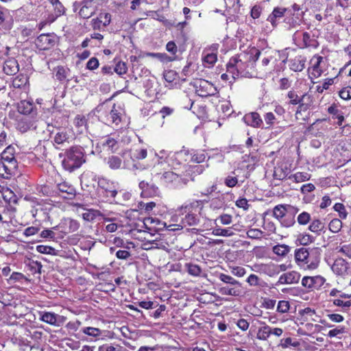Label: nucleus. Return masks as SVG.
Listing matches in <instances>:
<instances>
[{
  "label": "nucleus",
  "instance_id": "nucleus-1",
  "mask_svg": "<svg viewBox=\"0 0 351 351\" xmlns=\"http://www.w3.org/2000/svg\"><path fill=\"white\" fill-rule=\"evenodd\" d=\"M261 51L254 47L247 52H243L237 56L232 57L227 64V72L232 74V77L235 79V71L237 75L240 73L243 76L252 75V71L255 62L258 60Z\"/></svg>",
  "mask_w": 351,
  "mask_h": 351
},
{
  "label": "nucleus",
  "instance_id": "nucleus-2",
  "mask_svg": "<svg viewBox=\"0 0 351 351\" xmlns=\"http://www.w3.org/2000/svg\"><path fill=\"white\" fill-rule=\"evenodd\" d=\"M320 249L318 247H301L294 252V258L297 265L308 270H313L318 267L320 262Z\"/></svg>",
  "mask_w": 351,
  "mask_h": 351
},
{
  "label": "nucleus",
  "instance_id": "nucleus-3",
  "mask_svg": "<svg viewBox=\"0 0 351 351\" xmlns=\"http://www.w3.org/2000/svg\"><path fill=\"white\" fill-rule=\"evenodd\" d=\"M86 162L82 147H73L65 152L62 162L64 169L70 172L80 168Z\"/></svg>",
  "mask_w": 351,
  "mask_h": 351
},
{
  "label": "nucleus",
  "instance_id": "nucleus-4",
  "mask_svg": "<svg viewBox=\"0 0 351 351\" xmlns=\"http://www.w3.org/2000/svg\"><path fill=\"white\" fill-rule=\"evenodd\" d=\"M97 110L99 113V120L107 125H117L121 121L122 109L120 107L113 105L110 110H107L105 104H103L97 108Z\"/></svg>",
  "mask_w": 351,
  "mask_h": 351
},
{
  "label": "nucleus",
  "instance_id": "nucleus-5",
  "mask_svg": "<svg viewBox=\"0 0 351 351\" xmlns=\"http://www.w3.org/2000/svg\"><path fill=\"white\" fill-rule=\"evenodd\" d=\"M97 193L106 202H112L118 194L117 184L104 178H99Z\"/></svg>",
  "mask_w": 351,
  "mask_h": 351
},
{
  "label": "nucleus",
  "instance_id": "nucleus-6",
  "mask_svg": "<svg viewBox=\"0 0 351 351\" xmlns=\"http://www.w3.org/2000/svg\"><path fill=\"white\" fill-rule=\"evenodd\" d=\"M199 206V202L195 201L189 204L182 205L179 209L178 212L180 215L185 214L184 217L182 218V227L183 226H193L198 224L199 219L197 214L193 213Z\"/></svg>",
  "mask_w": 351,
  "mask_h": 351
},
{
  "label": "nucleus",
  "instance_id": "nucleus-7",
  "mask_svg": "<svg viewBox=\"0 0 351 351\" xmlns=\"http://www.w3.org/2000/svg\"><path fill=\"white\" fill-rule=\"evenodd\" d=\"M17 110L19 113L36 119L38 114L37 109L32 101L22 100L17 104Z\"/></svg>",
  "mask_w": 351,
  "mask_h": 351
},
{
  "label": "nucleus",
  "instance_id": "nucleus-8",
  "mask_svg": "<svg viewBox=\"0 0 351 351\" xmlns=\"http://www.w3.org/2000/svg\"><path fill=\"white\" fill-rule=\"evenodd\" d=\"M300 34H302V42L298 44V46L300 48H317L319 46L318 41L316 39L311 38L310 34L306 32L302 33H300L298 31L295 32L293 36V39L295 41L300 37Z\"/></svg>",
  "mask_w": 351,
  "mask_h": 351
},
{
  "label": "nucleus",
  "instance_id": "nucleus-9",
  "mask_svg": "<svg viewBox=\"0 0 351 351\" xmlns=\"http://www.w3.org/2000/svg\"><path fill=\"white\" fill-rule=\"evenodd\" d=\"M17 167V162H5L0 160V176L4 179H10L15 174Z\"/></svg>",
  "mask_w": 351,
  "mask_h": 351
},
{
  "label": "nucleus",
  "instance_id": "nucleus-10",
  "mask_svg": "<svg viewBox=\"0 0 351 351\" xmlns=\"http://www.w3.org/2000/svg\"><path fill=\"white\" fill-rule=\"evenodd\" d=\"M322 62L323 57L318 55L313 56L311 59L310 64L311 66L308 69V73L312 80L313 77L317 78L322 75V66L321 64Z\"/></svg>",
  "mask_w": 351,
  "mask_h": 351
},
{
  "label": "nucleus",
  "instance_id": "nucleus-11",
  "mask_svg": "<svg viewBox=\"0 0 351 351\" xmlns=\"http://www.w3.org/2000/svg\"><path fill=\"white\" fill-rule=\"evenodd\" d=\"M299 209L291 205L279 204L273 209V215L279 221L285 217L287 212L298 213Z\"/></svg>",
  "mask_w": 351,
  "mask_h": 351
},
{
  "label": "nucleus",
  "instance_id": "nucleus-12",
  "mask_svg": "<svg viewBox=\"0 0 351 351\" xmlns=\"http://www.w3.org/2000/svg\"><path fill=\"white\" fill-rule=\"evenodd\" d=\"M349 268L348 263L341 258H337L332 266V271L341 276H345L348 274Z\"/></svg>",
  "mask_w": 351,
  "mask_h": 351
},
{
  "label": "nucleus",
  "instance_id": "nucleus-13",
  "mask_svg": "<svg viewBox=\"0 0 351 351\" xmlns=\"http://www.w3.org/2000/svg\"><path fill=\"white\" fill-rule=\"evenodd\" d=\"M290 12L287 8L282 7L275 8L272 12L268 16L267 21L275 27L278 23V21L285 16L286 12Z\"/></svg>",
  "mask_w": 351,
  "mask_h": 351
},
{
  "label": "nucleus",
  "instance_id": "nucleus-14",
  "mask_svg": "<svg viewBox=\"0 0 351 351\" xmlns=\"http://www.w3.org/2000/svg\"><path fill=\"white\" fill-rule=\"evenodd\" d=\"M244 122L247 125L253 128H262L263 120L261 118L260 114L258 112H252L246 114L243 118Z\"/></svg>",
  "mask_w": 351,
  "mask_h": 351
},
{
  "label": "nucleus",
  "instance_id": "nucleus-15",
  "mask_svg": "<svg viewBox=\"0 0 351 351\" xmlns=\"http://www.w3.org/2000/svg\"><path fill=\"white\" fill-rule=\"evenodd\" d=\"M300 275L295 271H289L282 274L277 282L278 285L295 284L298 282Z\"/></svg>",
  "mask_w": 351,
  "mask_h": 351
},
{
  "label": "nucleus",
  "instance_id": "nucleus-16",
  "mask_svg": "<svg viewBox=\"0 0 351 351\" xmlns=\"http://www.w3.org/2000/svg\"><path fill=\"white\" fill-rule=\"evenodd\" d=\"M139 188L141 189V195L143 197H152L158 194V188L152 183L142 181L139 183Z\"/></svg>",
  "mask_w": 351,
  "mask_h": 351
},
{
  "label": "nucleus",
  "instance_id": "nucleus-17",
  "mask_svg": "<svg viewBox=\"0 0 351 351\" xmlns=\"http://www.w3.org/2000/svg\"><path fill=\"white\" fill-rule=\"evenodd\" d=\"M37 45L43 49H47L55 44V38L49 34H42L36 39Z\"/></svg>",
  "mask_w": 351,
  "mask_h": 351
},
{
  "label": "nucleus",
  "instance_id": "nucleus-18",
  "mask_svg": "<svg viewBox=\"0 0 351 351\" xmlns=\"http://www.w3.org/2000/svg\"><path fill=\"white\" fill-rule=\"evenodd\" d=\"M3 72L10 75H15L19 71V65L15 58H10L4 62Z\"/></svg>",
  "mask_w": 351,
  "mask_h": 351
},
{
  "label": "nucleus",
  "instance_id": "nucleus-19",
  "mask_svg": "<svg viewBox=\"0 0 351 351\" xmlns=\"http://www.w3.org/2000/svg\"><path fill=\"white\" fill-rule=\"evenodd\" d=\"M306 59L302 56H297L289 60L290 69L295 72L302 71L305 67Z\"/></svg>",
  "mask_w": 351,
  "mask_h": 351
},
{
  "label": "nucleus",
  "instance_id": "nucleus-20",
  "mask_svg": "<svg viewBox=\"0 0 351 351\" xmlns=\"http://www.w3.org/2000/svg\"><path fill=\"white\" fill-rule=\"evenodd\" d=\"M58 131L56 133L53 141L55 143L60 145L63 144L66 142L69 143L70 138L71 137L70 135V132L69 130L66 129H57Z\"/></svg>",
  "mask_w": 351,
  "mask_h": 351
},
{
  "label": "nucleus",
  "instance_id": "nucleus-21",
  "mask_svg": "<svg viewBox=\"0 0 351 351\" xmlns=\"http://www.w3.org/2000/svg\"><path fill=\"white\" fill-rule=\"evenodd\" d=\"M93 0H83L82 5L80 10L79 14L83 19H88L94 14V10L91 8L90 3Z\"/></svg>",
  "mask_w": 351,
  "mask_h": 351
},
{
  "label": "nucleus",
  "instance_id": "nucleus-22",
  "mask_svg": "<svg viewBox=\"0 0 351 351\" xmlns=\"http://www.w3.org/2000/svg\"><path fill=\"white\" fill-rule=\"evenodd\" d=\"M35 119L29 117H22L18 120L16 128L21 132H25L34 125Z\"/></svg>",
  "mask_w": 351,
  "mask_h": 351
},
{
  "label": "nucleus",
  "instance_id": "nucleus-23",
  "mask_svg": "<svg viewBox=\"0 0 351 351\" xmlns=\"http://www.w3.org/2000/svg\"><path fill=\"white\" fill-rule=\"evenodd\" d=\"M16 149L12 145H8L1 154V160L5 162H17L15 158Z\"/></svg>",
  "mask_w": 351,
  "mask_h": 351
},
{
  "label": "nucleus",
  "instance_id": "nucleus-24",
  "mask_svg": "<svg viewBox=\"0 0 351 351\" xmlns=\"http://www.w3.org/2000/svg\"><path fill=\"white\" fill-rule=\"evenodd\" d=\"M219 293L223 295L238 296L240 294L239 289L237 288V286L219 285Z\"/></svg>",
  "mask_w": 351,
  "mask_h": 351
},
{
  "label": "nucleus",
  "instance_id": "nucleus-25",
  "mask_svg": "<svg viewBox=\"0 0 351 351\" xmlns=\"http://www.w3.org/2000/svg\"><path fill=\"white\" fill-rule=\"evenodd\" d=\"M140 93H138V97L145 102L154 101L157 93L156 89H140Z\"/></svg>",
  "mask_w": 351,
  "mask_h": 351
},
{
  "label": "nucleus",
  "instance_id": "nucleus-26",
  "mask_svg": "<svg viewBox=\"0 0 351 351\" xmlns=\"http://www.w3.org/2000/svg\"><path fill=\"white\" fill-rule=\"evenodd\" d=\"M53 118L52 119V121L51 125L53 127L59 129L60 128L65 125L67 123V119L66 117L63 116L61 112H56L52 114Z\"/></svg>",
  "mask_w": 351,
  "mask_h": 351
},
{
  "label": "nucleus",
  "instance_id": "nucleus-27",
  "mask_svg": "<svg viewBox=\"0 0 351 351\" xmlns=\"http://www.w3.org/2000/svg\"><path fill=\"white\" fill-rule=\"evenodd\" d=\"M106 162L110 169L117 170L121 168L122 159L118 156H110L106 158Z\"/></svg>",
  "mask_w": 351,
  "mask_h": 351
},
{
  "label": "nucleus",
  "instance_id": "nucleus-28",
  "mask_svg": "<svg viewBox=\"0 0 351 351\" xmlns=\"http://www.w3.org/2000/svg\"><path fill=\"white\" fill-rule=\"evenodd\" d=\"M188 154L191 155V160L194 162H203L206 158V154L204 150H191L187 151Z\"/></svg>",
  "mask_w": 351,
  "mask_h": 351
},
{
  "label": "nucleus",
  "instance_id": "nucleus-29",
  "mask_svg": "<svg viewBox=\"0 0 351 351\" xmlns=\"http://www.w3.org/2000/svg\"><path fill=\"white\" fill-rule=\"evenodd\" d=\"M310 108L299 105L298 110L295 112V118L298 120L306 121L308 119L310 116Z\"/></svg>",
  "mask_w": 351,
  "mask_h": 351
},
{
  "label": "nucleus",
  "instance_id": "nucleus-30",
  "mask_svg": "<svg viewBox=\"0 0 351 351\" xmlns=\"http://www.w3.org/2000/svg\"><path fill=\"white\" fill-rule=\"evenodd\" d=\"M60 316L54 313L45 312L40 313V320L50 325L56 326L57 319Z\"/></svg>",
  "mask_w": 351,
  "mask_h": 351
},
{
  "label": "nucleus",
  "instance_id": "nucleus-31",
  "mask_svg": "<svg viewBox=\"0 0 351 351\" xmlns=\"http://www.w3.org/2000/svg\"><path fill=\"white\" fill-rule=\"evenodd\" d=\"M328 112L332 114L333 119H337L338 120L337 123L338 125L341 126L344 121L343 112L340 111L335 105L330 106L328 108Z\"/></svg>",
  "mask_w": 351,
  "mask_h": 351
},
{
  "label": "nucleus",
  "instance_id": "nucleus-32",
  "mask_svg": "<svg viewBox=\"0 0 351 351\" xmlns=\"http://www.w3.org/2000/svg\"><path fill=\"white\" fill-rule=\"evenodd\" d=\"M29 85V77L26 75H19L12 82L13 88H25Z\"/></svg>",
  "mask_w": 351,
  "mask_h": 351
},
{
  "label": "nucleus",
  "instance_id": "nucleus-33",
  "mask_svg": "<svg viewBox=\"0 0 351 351\" xmlns=\"http://www.w3.org/2000/svg\"><path fill=\"white\" fill-rule=\"evenodd\" d=\"M291 247L285 244H278L273 247L272 252L280 256L285 257L288 253L290 252Z\"/></svg>",
  "mask_w": 351,
  "mask_h": 351
},
{
  "label": "nucleus",
  "instance_id": "nucleus-34",
  "mask_svg": "<svg viewBox=\"0 0 351 351\" xmlns=\"http://www.w3.org/2000/svg\"><path fill=\"white\" fill-rule=\"evenodd\" d=\"M73 123L77 132L82 133L86 130V119L84 116L77 114L74 119Z\"/></svg>",
  "mask_w": 351,
  "mask_h": 351
},
{
  "label": "nucleus",
  "instance_id": "nucleus-35",
  "mask_svg": "<svg viewBox=\"0 0 351 351\" xmlns=\"http://www.w3.org/2000/svg\"><path fill=\"white\" fill-rule=\"evenodd\" d=\"M131 198V194L129 192L121 190L118 191V194L116 198L112 201L117 204L123 205Z\"/></svg>",
  "mask_w": 351,
  "mask_h": 351
},
{
  "label": "nucleus",
  "instance_id": "nucleus-36",
  "mask_svg": "<svg viewBox=\"0 0 351 351\" xmlns=\"http://www.w3.org/2000/svg\"><path fill=\"white\" fill-rule=\"evenodd\" d=\"M217 60V54L213 52L206 53L202 58L203 64L207 68L213 67Z\"/></svg>",
  "mask_w": 351,
  "mask_h": 351
},
{
  "label": "nucleus",
  "instance_id": "nucleus-37",
  "mask_svg": "<svg viewBox=\"0 0 351 351\" xmlns=\"http://www.w3.org/2000/svg\"><path fill=\"white\" fill-rule=\"evenodd\" d=\"M325 228L324 223H323L319 219H313L312 222L311 223L308 229L313 232L316 233L317 234H320L321 232L323 231V230Z\"/></svg>",
  "mask_w": 351,
  "mask_h": 351
},
{
  "label": "nucleus",
  "instance_id": "nucleus-38",
  "mask_svg": "<svg viewBox=\"0 0 351 351\" xmlns=\"http://www.w3.org/2000/svg\"><path fill=\"white\" fill-rule=\"evenodd\" d=\"M218 278L222 282L226 285L237 287L241 286V283L238 280H235L234 278L229 275L221 273L219 274Z\"/></svg>",
  "mask_w": 351,
  "mask_h": 351
},
{
  "label": "nucleus",
  "instance_id": "nucleus-39",
  "mask_svg": "<svg viewBox=\"0 0 351 351\" xmlns=\"http://www.w3.org/2000/svg\"><path fill=\"white\" fill-rule=\"evenodd\" d=\"M261 271L269 276V277H273L278 275V271L276 269V265L273 263L270 264H265L261 266Z\"/></svg>",
  "mask_w": 351,
  "mask_h": 351
},
{
  "label": "nucleus",
  "instance_id": "nucleus-40",
  "mask_svg": "<svg viewBox=\"0 0 351 351\" xmlns=\"http://www.w3.org/2000/svg\"><path fill=\"white\" fill-rule=\"evenodd\" d=\"M270 336V326L265 325L258 328L256 338L259 340L266 341Z\"/></svg>",
  "mask_w": 351,
  "mask_h": 351
},
{
  "label": "nucleus",
  "instance_id": "nucleus-41",
  "mask_svg": "<svg viewBox=\"0 0 351 351\" xmlns=\"http://www.w3.org/2000/svg\"><path fill=\"white\" fill-rule=\"evenodd\" d=\"M297 213H290L285 215V217L280 221V223L285 227H291L295 223V215Z\"/></svg>",
  "mask_w": 351,
  "mask_h": 351
},
{
  "label": "nucleus",
  "instance_id": "nucleus-42",
  "mask_svg": "<svg viewBox=\"0 0 351 351\" xmlns=\"http://www.w3.org/2000/svg\"><path fill=\"white\" fill-rule=\"evenodd\" d=\"M302 92L300 90H292L289 92L288 97L290 99V103L293 105L299 104Z\"/></svg>",
  "mask_w": 351,
  "mask_h": 351
},
{
  "label": "nucleus",
  "instance_id": "nucleus-43",
  "mask_svg": "<svg viewBox=\"0 0 351 351\" xmlns=\"http://www.w3.org/2000/svg\"><path fill=\"white\" fill-rule=\"evenodd\" d=\"M69 71V69H66L63 66H58L56 73V79L60 81H63L64 80H67L69 81V80L68 79V77Z\"/></svg>",
  "mask_w": 351,
  "mask_h": 351
},
{
  "label": "nucleus",
  "instance_id": "nucleus-44",
  "mask_svg": "<svg viewBox=\"0 0 351 351\" xmlns=\"http://www.w3.org/2000/svg\"><path fill=\"white\" fill-rule=\"evenodd\" d=\"M313 97L311 94L309 93V92L302 93L299 105L310 108L313 104Z\"/></svg>",
  "mask_w": 351,
  "mask_h": 351
},
{
  "label": "nucleus",
  "instance_id": "nucleus-45",
  "mask_svg": "<svg viewBox=\"0 0 351 351\" xmlns=\"http://www.w3.org/2000/svg\"><path fill=\"white\" fill-rule=\"evenodd\" d=\"M291 15V13L289 16L287 15L284 20L285 23H286L288 25V29L295 28L297 26L300 25V19H298V17H294L293 16Z\"/></svg>",
  "mask_w": 351,
  "mask_h": 351
},
{
  "label": "nucleus",
  "instance_id": "nucleus-46",
  "mask_svg": "<svg viewBox=\"0 0 351 351\" xmlns=\"http://www.w3.org/2000/svg\"><path fill=\"white\" fill-rule=\"evenodd\" d=\"M328 228L332 232L337 233L342 228V222L339 219H333L329 223Z\"/></svg>",
  "mask_w": 351,
  "mask_h": 351
},
{
  "label": "nucleus",
  "instance_id": "nucleus-47",
  "mask_svg": "<svg viewBox=\"0 0 351 351\" xmlns=\"http://www.w3.org/2000/svg\"><path fill=\"white\" fill-rule=\"evenodd\" d=\"M58 189L60 192L66 193L69 197H66V198L71 199L72 197L75 196V191L73 187L71 186H67L66 184H60L58 185Z\"/></svg>",
  "mask_w": 351,
  "mask_h": 351
},
{
  "label": "nucleus",
  "instance_id": "nucleus-48",
  "mask_svg": "<svg viewBox=\"0 0 351 351\" xmlns=\"http://www.w3.org/2000/svg\"><path fill=\"white\" fill-rule=\"evenodd\" d=\"M186 267L187 268L189 274L194 276H199L202 271L201 268L195 264L187 263L186 264Z\"/></svg>",
  "mask_w": 351,
  "mask_h": 351
},
{
  "label": "nucleus",
  "instance_id": "nucleus-49",
  "mask_svg": "<svg viewBox=\"0 0 351 351\" xmlns=\"http://www.w3.org/2000/svg\"><path fill=\"white\" fill-rule=\"evenodd\" d=\"M213 234L215 236L230 237L233 235V232L230 229H223L216 228L213 230Z\"/></svg>",
  "mask_w": 351,
  "mask_h": 351
},
{
  "label": "nucleus",
  "instance_id": "nucleus-50",
  "mask_svg": "<svg viewBox=\"0 0 351 351\" xmlns=\"http://www.w3.org/2000/svg\"><path fill=\"white\" fill-rule=\"evenodd\" d=\"M246 282L250 286L254 287H262V282H263L258 276L255 274H250L246 280Z\"/></svg>",
  "mask_w": 351,
  "mask_h": 351
},
{
  "label": "nucleus",
  "instance_id": "nucleus-51",
  "mask_svg": "<svg viewBox=\"0 0 351 351\" xmlns=\"http://www.w3.org/2000/svg\"><path fill=\"white\" fill-rule=\"evenodd\" d=\"M213 91L208 92L207 89H195V94L201 97H213L218 93L217 89H211Z\"/></svg>",
  "mask_w": 351,
  "mask_h": 351
},
{
  "label": "nucleus",
  "instance_id": "nucleus-52",
  "mask_svg": "<svg viewBox=\"0 0 351 351\" xmlns=\"http://www.w3.org/2000/svg\"><path fill=\"white\" fill-rule=\"evenodd\" d=\"M333 208L335 211L338 212L339 213V217L341 218V219H346L348 216V213L346 210V208L344 206V205L341 203H336L334 206H333Z\"/></svg>",
  "mask_w": 351,
  "mask_h": 351
},
{
  "label": "nucleus",
  "instance_id": "nucleus-53",
  "mask_svg": "<svg viewBox=\"0 0 351 351\" xmlns=\"http://www.w3.org/2000/svg\"><path fill=\"white\" fill-rule=\"evenodd\" d=\"M102 145L104 147H107L108 149L112 152H115L117 149V141L113 138L108 137L107 138H106L103 141Z\"/></svg>",
  "mask_w": 351,
  "mask_h": 351
},
{
  "label": "nucleus",
  "instance_id": "nucleus-54",
  "mask_svg": "<svg viewBox=\"0 0 351 351\" xmlns=\"http://www.w3.org/2000/svg\"><path fill=\"white\" fill-rule=\"evenodd\" d=\"M162 179L167 183H171L178 179V176L173 171H165L162 176Z\"/></svg>",
  "mask_w": 351,
  "mask_h": 351
},
{
  "label": "nucleus",
  "instance_id": "nucleus-55",
  "mask_svg": "<svg viewBox=\"0 0 351 351\" xmlns=\"http://www.w3.org/2000/svg\"><path fill=\"white\" fill-rule=\"evenodd\" d=\"M82 332L88 335L94 337H99L101 335V330L97 328L94 327H85L82 328Z\"/></svg>",
  "mask_w": 351,
  "mask_h": 351
},
{
  "label": "nucleus",
  "instance_id": "nucleus-56",
  "mask_svg": "<svg viewBox=\"0 0 351 351\" xmlns=\"http://www.w3.org/2000/svg\"><path fill=\"white\" fill-rule=\"evenodd\" d=\"M36 250L41 254H56V250L49 245H39L36 247Z\"/></svg>",
  "mask_w": 351,
  "mask_h": 351
},
{
  "label": "nucleus",
  "instance_id": "nucleus-57",
  "mask_svg": "<svg viewBox=\"0 0 351 351\" xmlns=\"http://www.w3.org/2000/svg\"><path fill=\"white\" fill-rule=\"evenodd\" d=\"M156 156L158 157V165H162L163 162H169L170 158V154H167V152L164 149L156 154Z\"/></svg>",
  "mask_w": 351,
  "mask_h": 351
},
{
  "label": "nucleus",
  "instance_id": "nucleus-58",
  "mask_svg": "<svg viewBox=\"0 0 351 351\" xmlns=\"http://www.w3.org/2000/svg\"><path fill=\"white\" fill-rule=\"evenodd\" d=\"M298 222L300 225H306L311 220V215L307 212H302L298 217Z\"/></svg>",
  "mask_w": 351,
  "mask_h": 351
},
{
  "label": "nucleus",
  "instance_id": "nucleus-59",
  "mask_svg": "<svg viewBox=\"0 0 351 351\" xmlns=\"http://www.w3.org/2000/svg\"><path fill=\"white\" fill-rule=\"evenodd\" d=\"M114 71L119 75H123L126 73L128 71V67L126 66L125 62L119 61L115 66L114 69Z\"/></svg>",
  "mask_w": 351,
  "mask_h": 351
},
{
  "label": "nucleus",
  "instance_id": "nucleus-60",
  "mask_svg": "<svg viewBox=\"0 0 351 351\" xmlns=\"http://www.w3.org/2000/svg\"><path fill=\"white\" fill-rule=\"evenodd\" d=\"M289 303L288 301L281 300L279 301L277 306V311L281 313H285L289 310Z\"/></svg>",
  "mask_w": 351,
  "mask_h": 351
},
{
  "label": "nucleus",
  "instance_id": "nucleus-61",
  "mask_svg": "<svg viewBox=\"0 0 351 351\" xmlns=\"http://www.w3.org/2000/svg\"><path fill=\"white\" fill-rule=\"evenodd\" d=\"M296 182H301L309 180V174L305 172H298L293 176Z\"/></svg>",
  "mask_w": 351,
  "mask_h": 351
},
{
  "label": "nucleus",
  "instance_id": "nucleus-62",
  "mask_svg": "<svg viewBox=\"0 0 351 351\" xmlns=\"http://www.w3.org/2000/svg\"><path fill=\"white\" fill-rule=\"evenodd\" d=\"M326 280L321 276H313V289H319L325 282Z\"/></svg>",
  "mask_w": 351,
  "mask_h": 351
},
{
  "label": "nucleus",
  "instance_id": "nucleus-63",
  "mask_svg": "<svg viewBox=\"0 0 351 351\" xmlns=\"http://www.w3.org/2000/svg\"><path fill=\"white\" fill-rule=\"evenodd\" d=\"M53 8L54 14L56 15V17H59L60 16H62L66 12V8L62 5L61 2L56 3Z\"/></svg>",
  "mask_w": 351,
  "mask_h": 351
},
{
  "label": "nucleus",
  "instance_id": "nucleus-64",
  "mask_svg": "<svg viewBox=\"0 0 351 351\" xmlns=\"http://www.w3.org/2000/svg\"><path fill=\"white\" fill-rule=\"evenodd\" d=\"M99 19L101 20L103 27H106L110 23L111 21V15L109 13H100L98 16Z\"/></svg>",
  "mask_w": 351,
  "mask_h": 351
}]
</instances>
